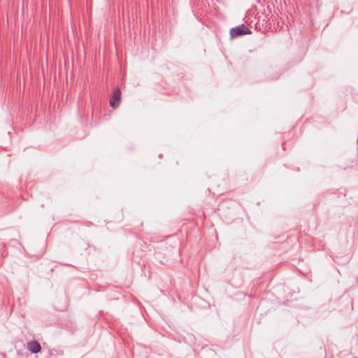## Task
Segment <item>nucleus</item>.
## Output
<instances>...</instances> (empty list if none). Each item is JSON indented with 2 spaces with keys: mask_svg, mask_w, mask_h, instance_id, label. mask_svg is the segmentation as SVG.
Listing matches in <instances>:
<instances>
[{
  "mask_svg": "<svg viewBox=\"0 0 358 358\" xmlns=\"http://www.w3.org/2000/svg\"><path fill=\"white\" fill-rule=\"evenodd\" d=\"M251 31L244 24L233 27L230 30V35L231 38H236L244 34H249Z\"/></svg>",
  "mask_w": 358,
  "mask_h": 358,
  "instance_id": "f257e3e1",
  "label": "nucleus"
},
{
  "mask_svg": "<svg viewBox=\"0 0 358 358\" xmlns=\"http://www.w3.org/2000/svg\"><path fill=\"white\" fill-rule=\"evenodd\" d=\"M121 101V91L119 88L114 90L111 98L110 99V106L113 108H117L120 103Z\"/></svg>",
  "mask_w": 358,
  "mask_h": 358,
  "instance_id": "f03ea898",
  "label": "nucleus"
},
{
  "mask_svg": "<svg viewBox=\"0 0 358 358\" xmlns=\"http://www.w3.org/2000/svg\"><path fill=\"white\" fill-rule=\"evenodd\" d=\"M27 348L31 353H37L41 351V346L36 341H31L27 343Z\"/></svg>",
  "mask_w": 358,
  "mask_h": 358,
  "instance_id": "7ed1b4c3",
  "label": "nucleus"
},
{
  "mask_svg": "<svg viewBox=\"0 0 358 358\" xmlns=\"http://www.w3.org/2000/svg\"><path fill=\"white\" fill-rule=\"evenodd\" d=\"M357 143H358V138H357Z\"/></svg>",
  "mask_w": 358,
  "mask_h": 358,
  "instance_id": "20e7f679",
  "label": "nucleus"
}]
</instances>
